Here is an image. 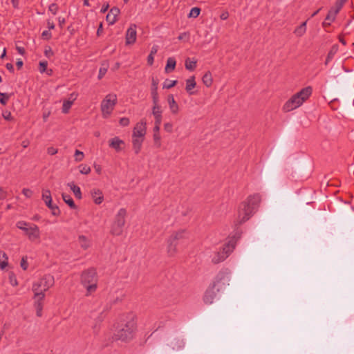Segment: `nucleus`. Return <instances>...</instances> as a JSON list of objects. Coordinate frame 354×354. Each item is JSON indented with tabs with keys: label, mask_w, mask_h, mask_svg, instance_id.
Returning <instances> with one entry per match:
<instances>
[{
	"label": "nucleus",
	"mask_w": 354,
	"mask_h": 354,
	"mask_svg": "<svg viewBox=\"0 0 354 354\" xmlns=\"http://www.w3.org/2000/svg\"><path fill=\"white\" fill-rule=\"evenodd\" d=\"M77 241L79 246L83 250H87L92 246L91 239L83 234H80L77 236Z\"/></svg>",
	"instance_id": "obj_13"
},
{
	"label": "nucleus",
	"mask_w": 354,
	"mask_h": 354,
	"mask_svg": "<svg viewBox=\"0 0 354 354\" xmlns=\"http://www.w3.org/2000/svg\"><path fill=\"white\" fill-rule=\"evenodd\" d=\"M171 345L173 349L179 350L184 347V342L180 339H175L171 342Z\"/></svg>",
	"instance_id": "obj_34"
},
{
	"label": "nucleus",
	"mask_w": 354,
	"mask_h": 354,
	"mask_svg": "<svg viewBox=\"0 0 354 354\" xmlns=\"http://www.w3.org/2000/svg\"><path fill=\"white\" fill-rule=\"evenodd\" d=\"M46 206H48L52 212V214L57 216L60 213V210L56 203H54V201H45Z\"/></svg>",
	"instance_id": "obj_26"
},
{
	"label": "nucleus",
	"mask_w": 354,
	"mask_h": 354,
	"mask_svg": "<svg viewBox=\"0 0 354 354\" xmlns=\"http://www.w3.org/2000/svg\"><path fill=\"white\" fill-rule=\"evenodd\" d=\"M75 161L80 162L84 158V154L82 151L76 149L74 154Z\"/></svg>",
	"instance_id": "obj_39"
},
{
	"label": "nucleus",
	"mask_w": 354,
	"mask_h": 354,
	"mask_svg": "<svg viewBox=\"0 0 354 354\" xmlns=\"http://www.w3.org/2000/svg\"><path fill=\"white\" fill-rule=\"evenodd\" d=\"M306 24H307V21L303 22L300 26H297L295 30H294V34L297 37H302L303 35H305L306 32Z\"/></svg>",
	"instance_id": "obj_25"
},
{
	"label": "nucleus",
	"mask_w": 354,
	"mask_h": 354,
	"mask_svg": "<svg viewBox=\"0 0 354 354\" xmlns=\"http://www.w3.org/2000/svg\"><path fill=\"white\" fill-rule=\"evenodd\" d=\"M48 66V62L46 61L40 62H39V72L43 73L46 71Z\"/></svg>",
	"instance_id": "obj_47"
},
{
	"label": "nucleus",
	"mask_w": 354,
	"mask_h": 354,
	"mask_svg": "<svg viewBox=\"0 0 354 354\" xmlns=\"http://www.w3.org/2000/svg\"><path fill=\"white\" fill-rule=\"evenodd\" d=\"M6 67L10 72H14V66L11 63H7Z\"/></svg>",
	"instance_id": "obj_64"
},
{
	"label": "nucleus",
	"mask_w": 354,
	"mask_h": 354,
	"mask_svg": "<svg viewBox=\"0 0 354 354\" xmlns=\"http://www.w3.org/2000/svg\"><path fill=\"white\" fill-rule=\"evenodd\" d=\"M25 197L26 198H31L33 196V192L32 190L29 189H26L24 188L22 191Z\"/></svg>",
	"instance_id": "obj_51"
},
{
	"label": "nucleus",
	"mask_w": 354,
	"mask_h": 354,
	"mask_svg": "<svg viewBox=\"0 0 354 354\" xmlns=\"http://www.w3.org/2000/svg\"><path fill=\"white\" fill-rule=\"evenodd\" d=\"M313 93V88L310 86H306L301 89L292 95L283 105L282 110L283 112H290L300 107L305 102H306Z\"/></svg>",
	"instance_id": "obj_2"
},
{
	"label": "nucleus",
	"mask_w": 354,
	"mask_h": 354,
	"mask_svg": "<svg viewBox=\"0 0 354 354\" xmlns=\"http://www.w3.org/2000/svg\"><path fill=\"white\" fill-rule=\"evenodd\" d=\"M177 83V81L176 80H167L165 83H164V85H163V88H172L173 86H174Z\"/></svg>",
	"instance_id": "obj_42"
},
{
	"label": "nucleus",
	"mask_w": 354,
	"mask_h": 354,
	"mask_svg": "<svg viewBox=\"0 0 354 354\" xmlns=\"http://www.w3.org/2000/svg\"><path fill=\"white\" fill-rule=\"evenodd\" d=\"M147 133V122L145 119L140 120V122L136 123L135 125L132 137H138L144 138L145 134Z\"/></svg>",
	"instance_id": "obj_11"
},
{
	"label": "nucleus",
	"mask_w": 354,
	"mask_h": 354,
	"mask_svg": "<svg viewBox=\"0 0 354 354\" xmlns=\"http://www.w3.org/2000/svg\"><path fill=\"white\" fill-rule=\"evenodd\" d=\"M47 26L49 30H53L55 28V24L53 21L50 19L47 20Z\"/></svg>",
	"instance_id": "obj_60"
},
{
	"label": "nucleus",
	"mask_w": 354,
	"mask_h": 354,
	"mask_svg": "<svg viewBox=\"0 0 354 354\" xmlns=\"http://www.w3.org/2000/svg\"><path fill=\"white\" fill-rule=\"evenodd\" d=\"M78 94L75 92L72 93L68 100H64L62 105V113H68L74 101L77 99Z\"/></svg>",
	"instance_id": "obj_17"
},
{
	"label": "nucleus",
	"mask_w": 354,
	"mask_h": 354,
	"mask_svg": "<svg viewBox=\"0 0 354 354\" xmlns=\"http://www.w3.org/2000/svg\"><path fill=\"white\" fill-rule=\"evenodd\" d=\"M153 137V140H154L156 145L158 147H160L161 142H160V136L159 133H154Z\"/></svg>",
	"instance_id": "obj_46"
},
{
	"label": "nucleus",
	"mask_w": 354,
	"mask_h": 354,
	"mask_svg": "<svg viewBox=\"0 0 354 354\" xmlns=\"http://www.w3.org/2000/svg\"><path fill=\"white\" fill-rule=\"evenodd\" d=\"M241 233L236 232L235 235L230 237L227 243H225L223 248L216 252L212 259V261L215 263H219L223 261L228 256L233 252L235 248L236 241L240 238Z\"/></svg>",
	"instance_id": "obj_4"
},
{
	"label": "nucleus",
	"mask_w": 354,
	"mask_h": 354,
	"mask_svg": "<svg viewBox=\"0 0 354 354\" xmlns=\"http://www.w3.org/2000/svg\"><path fill=\"white\" fill-rule=\"evenodd\" d=\"M124 297H125V295L121 292L115 297L111 299L110 301L112 304H115L119 302H121L124 299Z\"/></svg>",
	"instance_id": "obj_37"
},
{
	"label": "nucleus",
	"mask_w": 354,
	"mask_h": 354,
	"mask_svg": "<svg viewBox=\"0 0 354 354\" xmlns=\"http://www.w3.org/2000/svg\"><path fill=\"white\" fill-rule=\"evenodd\" d=\"M120 10L117 7H113L106 17V21L109 25H113L118 20Z\"/></svg>",
	"instance_id": "obj_15"
},
{
	"label": "nucleus",
	"mask_w": 354,
	"mask_h": 354,
	"mask_svg": "<svg viewBox=\"0 0 354 354\" xmlns=\"http://www.w3.org/2000/svg\"><path fill=\"white\" fill-rule=\"evenodd\" d=\"M167 102L170 109V111L172 114H178L179 112V106L176 102L174 95H169L167 97Z\"/></svg>",
	"instance_id": "obj_20"
},
{
	"label": "nucleus",
	"mask_w": 354,
	"mask_h": 354,
	"mask_svg": "<svg viewBox=\"0 0 354 354\" xmlns=\"http://www.w3.org/2000/svg\"><path fill=\"white\" fill-rule=\"evenodd\" d=\"M8 257L5 252L0 251V268L3 270L8 264Z\"/></svg>",
	"instance_id": "obj_30"
},
{
	"label": "nucleus",
	"mask_w": 354,
	"mask_h": 354,
	"mask_svg": "<svg viewBox=\"0 0 354 354\" xmlns=\"http://www.w3.org/2000/svg\"><path fill=\"white\" fill-rule=\"evenodd\" d=\"M11 94L0 92V103L6 105Z\"/></svg>",
	"instance_id": "obj_36"
},
{
	"label": "nucleus",
	"mask_w": 354,
	"mask_h": 354,
	"mask_svg": "<svg viewBox=\"0 0 354 354\" xmlns=\"http://www.w3.org/2000/svg\"><path fill=\"white\" fill-rule=\"evenodd\" d=\"M347 0H337L336 6L342 8V6L346 2Z\"/></svg>",
	"instance_id": "obj_63"
},
{
	"label": "nucleus",
	"mask_w": 354,
	"mask_h": 354,
	"mask_svg": "<svg viewBox=\"0 0 354 354\" xmlns=\"http://www.w3.org/2000/svg\"><path fill=\"white\" fill-rule=\"evenodd\" d=\"M255 209V204L251 201H244L239 206L238 216L234 221V225L239 226L248 221L253 214Z\"/></svg>",
	"instance_id": "obj_6"
},
{
	"label": "nucleus",
	"mask_w": 354,
	"mask_h": 354,
	"mask_svg": "<svg viewBox=\"0 0 354 354\" xmlns=\"http://www.w3.org/2000/svg\"><path fill=\"white\" fill-rule=\"evenodd\" d=\"M339 10L340 8L337 7L335 10L331 9L330 10H329L326 17V20L329 21H333L335 19L336 15L338 13Z\"/></svg>",
	"instance_id": "obj_33"
},
{
	"label": "nucleus",
	"mask_w": 354,
	"mask_h": 354,
	"mask_svg": "<svg viewBox=\"0 0 354 354\" xmlns=\"http://www.w3.org/2000/svg\"><path fill=\"white\" fill-rule=\"evenodd\" d=\"M107 69L106 68H100L98 74V79H102L106 74Z\"/></svg>",
	"instance_id": "obj_55"
},
{
	"label": "nucleus",
	"mask_w": 354,
	"mask_h": 354,
	"mask_svg": "<svg viewBox=\"0 0 354 354\" xmlns=\"http://www.w3.org/2000/svg\"><path fill=\"white\" fill-rule=\"evenodd\" d=\"M9 282L12 286H17L18 285L16 276L13 273H11L9 275Z\"/></svg>",
	"instance_id": "obj_45"
},
{
	"label": "nucleus",
	"mask_w": 354,
	"mask_h": 354,
	"mask_svg": "<svg viewBox=\"0 0 354 354\" xmlns=\"http://www.w3.org/2000/svg\"><path fill=\"white\" fill-rule=\"evenodd\" d=\"M43 199H52L49 190H44L42 193Z\"/></svg>",
	"instance_id": "obj_57"
},
{
	"label": "nucleus",
	"mask_w": 354,
	"mask_h": 354,
	"mask_svg": "<svg viewBox=\"0 0 354 354\" xmlns=\"http://www.w3.org/2000/svg\"><path fill=\"white\" fill-rule=\"evenodd\" d=\"M202 81L207 87L211 86L213 83L212 73L209 71L206 72L203 76Z\"/></svg>",
	"instance_id": "obj_27"
},
{
	"label": "nucleus",
	"mask_w": 354,
	"mask_h": 354,
	"mask_svg": "<svg viewBox=\"0 0 354 354\" xmlns=\"http://www.w3.org/2000/svg\"><path fill=\"white\" fill-rule=\"evenodd\" d=\"M216 289L209 286L205 292L203 301L206 304H212L216 297Z\"/></svg>",
	"instance_id": "obj_14"
},
{
	"label": "nucleus",
	"mask_w": 354,
	"mask_h": 354,
	"mask_svg": "<svg viewBox=\"0 0 354 354\" xmlns=\"http://www.w3.org/2000/svg\"><path fill=\"white\" fill-rule=\"evenodd\" d=\"M185 68L189 71H194L196 67V62L191 61L189 58L185 60Z\"/></svg>",
	"instance_id": "obj_35"
},
{
	"label": "nucleus",
	"mask_w": 354,
	"mask_h": 354,
	"mask_svg": "<svg viewBox=\"0 0 354 354\" xmlns=\"http://www.w3.org/2000/svg\"><path fill=\"white\" fill-rule=\"evenodd\" d=\"M109 146L114 149L115 151L120 152L121 151L124 146V142L121 140L119 137H114L113 138L109 140Z\"/></svg>",
	"instance_id": "obj_16"
},
{
	"label": "nucleus",
	"mask_w": 354,
	"mask_h": 354,
	"mask_svg": "<svg viewBox=\"0 0 354 354\" xmlns=\"http://www.w3.org/2000/svg\"><path fill=\"white\" fill-rule=\"evenodd\" d=\"M190 38V34L189 32H184L178 37L179 40H183L185 41H188Z\"/></svg>",
	"instance_id": "obj_43"
},
{
	"label": "nucleus",
	"mask_w": 354,
	"mask_h": 354,
	"mask_svg": "<svg viewBox=\"0 0 354 354\" xmlns=\"http://www.w3.org/2000/svg\"><path fill=\"white\" fill-rule=\"evenodd\" d=\"M151 95L153 105H160L158 91H151Z\"/></svg>",
	"instance_id": "obj_38"
},
{
	"label": "nucleus",
	"mask_w": 354,
	"mask_h": 354,
	"mask_svg": "<svg viewBox=\"0 0 354 354\" xmlns=\"http://www.w3.org/2000/svg\"><path fill=\"white\" fill-rule=\"evenodd\" d=\"M42 37L44 39H49L51 38V32L49 31V30H44L43 31L42 34Z\"/></svg>",
	"instance_id": "obj_56"
},
{
	"label": "nucleus",
	"mask_w": 354,
	"mask_h": 354,
	"mask_svg": "<svg viewBox=\"0 0 354 354\" xmlns=\"http://www.w3.org/2000/svg\"><path fill=\"white\" fill-rule=\"evenodd\" d=\"M162 111L160 105H153L152 106V114L154 117L155 123H161L162 122Z\"/></svg>",
	"instance_id": "obj_22"
},
{
	"label": "nucleus",
	"mask_w": 354,
	"mask_h": 354,
	"mask_svg": "<svg viewBox=\"0 0 354 354\" xmlns=\"http://www.w3.org/2000/svg\"><path fill=\"white\" fill-rule=\"evenodd\" d=\"M136 330V317L132 313L122 315L115 336L118 339L127 341L133 338Z\"/></svg>",
	"instance_id": "obj_1"
},
{
	"label": "nucleus",
	"mask_w": 354,
	"mask_h": 354,
	"mask_svg": "<svg viewBox=\"0 0 354 354\" xmlns=\"http://www.w3.org/2000/svg\"><path fill=\"white\" fill-rule=\"evenodd\" d=\"M136 38H137L136 26L135 24H131L126 32V35H125L126 44L127 45L133 44L136 41Z\"/></svg>",
	"instance_id": "obj_12"
},
{
	"label": "nucleus",
	"mask_w": 354,
	"mask_h": 354,
	"mask_svg": "<svg viewBox=\"0 0 354 354\" xmlns=\"http://www.w3.org/2000/svg\"><path fill=\"white\" fill-rule=\"evenodd\" d=\"M2 116L5 120H8V121H10L12 120V114H11L10 111H3L2 113Z\"/></svg>",
	"instance_id": "obj_49"
},
{
	"label": "nucleus",
	"mask_w": 354,
	"mask_h": 354,
	"mask_svg": "<svg viewBox=\"0 0 354 354\" xmlns=\"http://www.w3.org/2000/svg\"><path fill=\"white\" fill-rule=\"evenodd\" d=\"M143 140L144 138H142L132 137V145L136 154L140 152Z\"/></svg>",
	"instance_id": "obj_23"
},
{
	"label": "nucleus",
	"mask_w": 354,
	"mask_h": 354,
	"mask_svg": "<svg viewBox=\"0 0 354 354\" xmlns=\"http://www.w3.org/2000/svg\"><path fill=\"white\" fill-rule=\"evenodd\" d=\"M167 252L169 257H174L177 253V245L178 243L174 241L171 238L169 237L167 241Z\"/></svg>",
	"instance_id": "obj_19"
},
{
	"label": "nucleus",
	"mask_w": 354,
	"mask_h": 354,
	"mask_svg": "<svg viewBox=\"0 0 354 354\" xmlns=\"http://www.w3.org/2000/svg\"><path fill=\"white\" fill-rule=\"evenodd\" d=\"M164 129L168 133H171L173 131V124L171 122H166L164 124Z\"/></svg>",
	"instance_id": "obj_50"
},
{
	"label": "nucleus",
	"mask_w": 354,
	"mask_h": 354,
	"mask_svg": "<svg viewBox=\"0 0 354 354\" xmlns=\"http://www.w3.org/2000/svg\"><path fill=\"white\" fill-rule=\"evenodd\" d=\"M154 62V55H149L147 57V64L149 66H152Z\"/></svg>",
	"instance_id": "obj_58"
},
{
	"label": "nucleus",
	"mask_w": 354,
	"mask_h": 354,
	"mask_svg": "<svg viewBox=\"0 0 354 354\" xmlns=\"http://www.w3.org/2000/svg\"><path fill=\"white\" fill-rule=\"evenodd\" d=\"M68 186L70 187L71 190L73 191V192L74 193L75 198L77 199H81L82 198V192H81L80 187L75 185L74 183H68Z\"/></svg>",
	"instance_id": "obj_29"
},
{
	"label": "nucleus",
	"mask_w": 354,
	"mask_h": 354,
	"mask_svg": "<svg viewBox=\"0 0 354 354\" xmlns=\"http://www.w3.org/2000/svg\"><path fill=\"white\" fill-rule=\"evenodd\" d=\"M338 50V46L337 45H333L332 48H330L329 53H328L326 60L325 64H327L334 57V55L336 54V53Z\"/></svg>",
	"instance_id": "obj_31"
},
{
	"label": "nucleus",
	"mask_w": 354,
	"mask_h": 354,
	"mask_svg": "<svg viewBox=\"0 0 354 354\" xmlns=\"http://www.w3.org/2000/svg\"><path fill=\"white\" fill-rule=\"evenodd\" d=\"M158 79L152 78L151 91H158Z\"/></svg>",
	"instance_id": "obj_53"
},
{
	"label": "nucleus",
	"mask_w": 354,
	"mask_h": 354,
	"mask_svg": "<svg viewBox=\"0 0 354 354\" xmlns=\"http://www.w3.org/2000/svg\"><path fill=\"white\" fill-rule=\"evenodd\" d=\"M227 281L228 279L226 274L224 272H219L216 275L211 286L216 288L217 292H219L220 290H223L227 284H228Z\"/></svg>",
	"instance_id": "obj_10"
},
{
	"label": "nucleus",
	"mask_w": 354,
	"mask_h": 354,
	"mask_svg": "<svg viewBox=\"0 0 354 354\" xmlns=\"http://www.w3.org/2000/svg\"><path fill=\"white\" fill-rule=\"evenodd\" d=\"M118 102V97L115 93H109L102 100L100 109L103 118H108L113 113Z\"/></svg>",
	"instance_id": "obj_9"
},
{
	"label": "nucleus",
	"mask_w": 354,
	"mask_h": 354,
	"mask_svg": "<svg viewBox=\"0 0 354 354\" xmlns=\"http://www.w3.org/2000/svg\"><path fill=\"white\" fill-rule=\"evenodd\" d=\"M127 210L121 208L115 214L111 223L110 233L113 236H120L123 232V228L126 223Z\"/></svg>",
	"instance_id": "obj_7"
},
{
	"label": "nucleus",
	"mask_w": 354,
	"mask_h": 354,
	"mask_svg": "<svg viewBox=\"0 0 354 354\" xmlns=\"http://www.w3.org/2000/svg\"><path fill=\"white\" fill-rule=\"evenodd\" d=\"M79 169L82 174H88L91 172V167L86 165H80Z\"/></svg>",
	"instance_id": "obj_41"
},
{
	"label": "nucleus",
	"mask_w": 354,
	"mask_h": 354,
	"mask_svg": "<svg viewBox=\"0 0 354 354\" xmlns=\"http://www.w3.org/2000/svg\"><path fill=\"white\" fill-rule=\"evenodd\" d=\"M189 233L186 230H180L174 232L169 237L178 243L179 241L189 238Z\"/></svg>",
	"instance_id": "obj_18"
},
{
	"label": "nucleus",
	"mask_w": 354,
	"mask_h": 354,
	"mask_svg": "<svg viewBox=\"0 0 354 354\" xmlns=\"http://www.w3.org/2000/svg\"><path fill=\"white\" fill-rule=\"evenodd\" d=\"M200 12H201V9L199 8H197V7L192 8L189 14V17L196 18L200 15Z\"/></svg>",
	"instance_id": "obj_40"
},
{
	"label": "nucleus",
	"mask_w": 354,
	"mask_h": 354,
	"mask_svg": "<svg viewBox=\"0 0 354 354\" xmlns=\"http://www.w3.org/2000/svg\"><path fill=\"white\" fill-rule=\"evenodd\" d=\"M16 50L21 55H24V53L26 52L25 48L24 47H21V46H16Z\"/></svg>",
	"instance_id": "obj_61"
},
{
	"label": "nucleus",
	"mask_w": 354,
	"mask_h": 354,
	"mask_svg": "<svg viewBox=\"0 0 354 354\" xmlns=\"http://www.w3.org/2000/svg\"><path fill=\"white\" fill-rule=\"evenodd\" d=\"M81 284L86 289V295L89 296L97 289L98 277L95 268L83 271L80 276Z\"/></svg>",
	"instance_id": "obj_3"
},
{
	"label": "nucleus",
	"mask_w": 354,
	"mask_h": 354,
	"mask_svg": "<svg viewBox=\"0 0 354 354\" xmlns=\"http://www.w3.org/2000/svg\"><path fill=\"white\" fill-rule=\"evenodd\" d=\"M59 10V6L56 3H51L48 7V10L53 15H55Z\"/></svg>",
	"instance_id": "obj_44"
},
{
	"label": "nucleus",
	"mask_w": 354,
	"mask_h": 354,
	"mask_svg": "<svg viewBox=\"0 0 354 354\" xmlns=\"http://www.w3.org/2000/svg\"><path fill=\"white\" fill-rule=\"evenodd\" d=\"M57 149L55 148L54 147H49L47 148V153L49 155H55L57 153Z\"/></svg>",
	"instance_id": "obj_54"
},
{
	"label": "nucleus",
	"mask_w": 354,
	"mask_h": 354,
	"mask_svg": "<svg viewBox=\"0 0 354 354\" xmlns=\"http://www.w3.org/2000/svg\"><path fill=\"white\" fill-rule=\"evenodd\" d=\"M13 8H19V0H10Z\"/></svg>",
	"instance_id": "obj_62"
},
{
	"label": "nucleus",
	"mask_w": 354,
	"mask_h": 354,
	"mask_svg": "<svg viewBox=\"0 0 354 354\" xmlns=\"http://www.w3.org/2000/svg\"><path fill=\"white\" fill-rule=\"evenodd\" d=\"M91 196L93 199H103L104 195L99 189L94 188L91 191Z\"/></svg>",
	"instance_id": "obj_32"
},
{
	"label": "nucleus",
	"mask_w": 354,
	"mask_h": 354,
	"mask_svg": "<svg viewBox=\"0 0 354 354\" xmlns=\"http://www.w3.org/2000/svg\"><path fill=\"white\" fill-rule=\"evenodd\" d=\"M20 266L24 270H26L28 269V263L27 262L26 258L23 257L21 259Z\"/></svg>",
	"instance_id": "obj_52"
},
{
	"label": "nucleus",
	"mask_w": 354,
	"mask_h": 354,
	"mask_svg": "<svg viewBox=\"0 0 354 354\" xmlns=\"http://www.w3.org/2000/svg\"><path fill=\"white\" fill-rule=\"evenodd\" d=\"M53 276L50 274L44 275L42 278L35 282L32 285V291L35 297L45 298V292L54 285Z\"/></svg>",
	"instance_id": "obj_5"
},
{
	"label": "nucleus",
	"mask_w": 354,
	"mask_h": 354,
	"mask_svg": "<svg viewBox=\"0 0 354 354\" xmlns=\"http://www.w3.org/2000/svg\"><path fill=\"white\" fill-rule=\"evenodd\" d=\"M119 123L122 127H127L130 124V120L128 118H121L120 119Z\"/></svg>",
	"instance_id": "obj_48"
},
{
	"label": "nucleus",
	"mask_w": 354,
	"mask_h": 354,
	"mask_svg": "<svg viewBox=\"0 0 354 354\" xmlns=\"http://www.w3.org/2000/svg\"><path fill=\"white\" fill-rule=\"evenodd\" d=\"M196 82L195 81L194 76H192L186 80L185 90L189 95L195 94V92L193 91V89L196 87Z\"/></svg>",
	"instance_id": "obj_21"
},
{
	"label": "nucleus",
	"mask_w": 354,
	"mask_h": 354,
	"mask_svg": "<svg viewBox=\"0 0 354 354\" xmlns=\"http://www.w3.org/2000/svg\"><path fill=\"white\" fill-rule=\"evenodd\" d=\"M33 298L35 299L34 306L36 309V315L38 317H41L43 310V301L44 298L40 299L39 297L35 296Z\"/></svg>",
	"instance_id": "obj_24"
},
{
	"label": "nucleus",
	"mask_w": 354,
	"mask_h": 354,
	"mask_svg": "<svg viewBox=\"0 0 354 354\" xmlns=\"http://www.w3.org/2000/svg\"><path fill=\"white\" fill-rule=\"evenodd\" d=\"M16 226L24 232L30 241L39 239L40 230L37 225L24 221H19L16 223Z\"/></svg>",
	"instance_id": "obj_8"
},
{
	"label": "nucleus",
	"mask_w": 354,
	"mask_h": 354,
	"mask_svg": "<svg viewBox=\"0 0 354 354\" xmlns=\"http://www.w3.org/2000/svg\"><path fill=\"white\" fill-rule=\"evenodd\" d=\"M158 50V46L157 45H154L152 46L149 54L151 55H155L157 53Z\"/></svg>",
	"instance_id": "obj_59"
},
{
	"label": "nucleus",
	"mask_w": 354,
	"mask_h": 354,
	"mask_svg": "<svg viewBox=\"0 0 354 354\" xmlns=\"http://www.w3.org/2000/svg\"><path fill=\"white\" fill-rule=\"evenodd\" d=\"M176 59L174 57H169L167 61V65L165 66L166 73H170L173 71L176 66Z\"/></svg>",
	"instance_id": "obj_28"
}]
</instances>
